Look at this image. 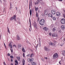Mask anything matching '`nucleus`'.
<instances>
[{"mask_svg": "<svg viewBox=\"0 0 65 65\" xmlns=\"http://www.w3.org/2000/svg\"><path fill=\"white\" fill-rule=\"evenodd\" d=\"M45 22L44 20L43 19H42L40 20L39 22L41 26H43V25H44Z\"/></svg>", "mask_w": 65, "mask_h": 65, "instance_id": "f257e3e1", "label": "nucleus"}, {"mask_svg": "<svg viewBox=\"0 0 65 65\" xmlns=\"http://www.w3.org/2000/svg\"><path fill=\"white\" fill-rule=\"evenodd\" d=\"M58 57H59L58 56V54L57 53H54L53 56V59H55L56 60L57 58H58Z\"/></svg>", "mask_w": 65, "mask_h": 65, "instance_id": "f03ea898", "label": "nucleus"}, {"mask_svg": "<svg viewBox=\"0 0 65 65\" xmlns=\"http://www.w3.org/2000/svg\"><path fill=\"white\" fill-rule=\"evenodd\" d=\"M54 43H53L52 42H49V44L50 45H52V46H55V44H56L57 43V42L56 41H54Z\"/></svg>", "mask_w": 65, "mask_h": 65, "instance_id": "7ed1b4c3", "label": "nucleus"}, {"mask_svg": "<svg viewBox=\"0 0 65 65\" xmlns=\"http://www.w3.org/2000/svg\"><path fill=\"white\" fill-rule=\"evenodd\" d=\"M11 21H12L14 20L15 21H17V18H16V15H14L13 17H12L10 19Z\"/></svg>", "mask_w": 65, "mask_h": 65, "instance_id": "20e7f679", "label": "nucleus"}, {"mask_svg": "<svg viewBox=\"0 0 65 65\" xmlns=\"http://www.w3.org/2000/svg\"><path fill=\"white\" fill-rule=\"evenodd\" d=\"M61 24H65V20L64 19L62 18L61 20Z\"/></svg>", "mask_w": 65, "mask_h": 65, "instance_id": "39448f33", "label": "nucleus"}, {"mask_svg": "<svg viewBox=\"0 0 65 65\" xmlns=\"http://www.w3.org/2000/svg\"><path fill=\"white\" fill-rule=\"evenodd\" d=\"M56 11L55 10H52L51 11V12L52 14H56Z\"/></svg>", "mask_w": 65, "mask_h": 65, "instance_id": "423d86ee", "label": "nucleus"}, {"mask_svg": "<svg viewBox=\"0 0 65 65\" xmlns=\"http://www.w3.org/2000/svg\"><path fill=\"white\" fill-rule=\"evenodd\" d=\"M34 60V59L33 58H31V59H28L27 60V61L29 62L30 63H31L32 61H33Z\"/></svg>", "mask_w": 65, "mask_h": 65, "instance_id": "0eeeda50", "label": "nucleus"}, {"mask_svg": "<svg viewBox=\"0 0 65 65\" xmlns=\"http://www.w3.org/2000/svg\"><path fill=\"white\" fill-rule=\"evenodd\" d=\"M27 56H28V57H30V58H32L34 56V54L33 53H31V55L29 54Z\"/></svg>", "mask_w": 65, "mask_h": 65, "instance_id": "6e6552de", "label": "nucleus"}, {"mask_svg": "<svg viewBox=\"0 0 65 65\" xmlns=\"http://www.w3.org/2000/svg\"><path fill=\"white\" fill-rule=\"evenodd\" d=\"M53 37H57L58 36V34H52Z\"/></svg>", "mask_w": 65, "mask_h": 65, "instance_id": "1a4fd4ad", "label": "nucleus"}, {"mask_svg": "<svg viewBox=\"0 0 65 65\" xmlns=\"http://www.w3.org/2000/svg\"><path fill=\"white\" fill-rule=\"evenodd\" d=\"M56 15L57 16H59L61 14L59 12H57L56 13Z\"/></svg>", "mask_w": 65, "mask_h": 65, "instance_id": "9d476101", "label": "nucleus"}, {"mask_svg": "<svg viewBox=\"0 0 65 65\" xmlns=\"http://www.w3.org/2000/svg\"><path fill=\"white\" fill-rule=\"evenodd\" d=\"M61 28L62 30H64L65 29V26L64 25H62L61 26Z\"/></svg>", "mask_w": 65, "mask_h": 65, "instance_id": "9b49d317", "label": "nucleus"}, {"mask_svg": "<svg viewBox=\"0 0 65 65\" xmlns=\"http://www.w3.org/2000/svg\"><path fill=\"white\" fill-rule=\"evenodd\" d=\"M31 63L32 65H36V63L33 61Z\"/></svg>", "mask_w": 65, "mask_h": 65, "instance_id": "f8f14e48", "label": "nucleus"}, {"mask_svg": "<svg viewBox=\"0 0 65 65\" xmlns=\"http://www.w3.org/2000/svg\"><path fill=\"white\" fill-rule=\"evenodd\" d=\"M43 29L45 30V31H47V30L48 29V28H47L46 27H44L43 28Z\"/></svg>", "mask_w": 65, "mask_h": 65, "instance_id": "ddd939ff", "label": "nucleus"}, {"mask_svg": "<svg viewBox=\"0 0 65 65\" xmlns=\"http://www.w3.org/2000/svg\"><path fill=\"white\" fill-rule=\"evenodd\" d=\"M34 27L36 29H37V25L36 24H35L34 25Z\"/></svg>", "mask_w": 65, "mask_h": 65, "instance_id": "4468645a", "label": "nucleus"}, {"mask_svg": "<svg viewBox=\"0 0 65 65\" xmlns=\"http://www.w3.org/2000/svg\"><path fill=\"white\" fill-rule=\"evenodd\" d=\"M48 17H50L51 18H53V16H52V14H49L48 15Z\"/></svg>", "mask_w": 65, "mask_h": 65, "instance_id": "2eb2a0df", "label": "nucleus"}, {"mask_svg": "<svg viewBox=\"0 0 65 65\" xmlns=\"http://www.w3.org/2000/svg\"><path fill=\"white\" fill-rule=\"evenodd\" d=\"M15 62L16 63H15V65H18V61H17V60H16L15 61Z\"/></svg>", "mask_w": 65, "mask_h": 65, "instance_id": "dca6fc26", "label": "nucleus"}, {"mask_svg": "<svg viewBox=\"0 0 65 65\" xmlns=\"http://www.w3.org/2000/svg\"><path fill=\"white\" fill-rule=\"evenodd\" d=\"M32 10L31 9H30L29 11V13L30 15V16L31 17V15H32Z\"/></svg>", "mask_w": 65, "mask_h": 65, "instance_id": "f3484780", "label": "nucleus"}, {"mask_svg": "<svg viewBox=\"0 0 65 65\" xmlns=\"http://www.w3.org/2000/svg\"><path fill=\"white\" fill-rule=\"evenodd\" d=\"M44 50L46 51H47V50H48V48L46 47L45 46L44 48Z\"/></svg>", "mask_w": 65, "mask_h": 65, "instance_id": "a211bd4d", "label": "nucleus"}, {"mask_svg": "<svg viewBox=\"0 0 65 65\" xmlns=\"http://www.w3.org/2000/svg\"><path fill=\"white\" fill-rule=\"evenodd\" d=\"M62 52H63V53H62V55L63 56H64V55H65V51H62Z\"/></svg>", "mask_w": 65, "mask_h": 65, "instance_id": "6ab92c4d", "label": "nucleus"}, {"mask_svg": "<svg viewBox=\"0 0 65 65\" xmlns=\"http://www.w3.org/2000/svg\"><path fill=\"white\" fill-rule=\"evenodd\" d=\"M22 51L24 52L25 53V49H24V47H23L22 48Z\"/></svg>", "mask_w": 65, "mask_h": 65, "instance_id": "aec40b11", "label": "nucleus"}, {"mask_svg": "<svg viewBox=\"0 0 65 65\" xmlns=\"http://www.w3.org/2000/svg\"><path fill=\"white\" fill-rule=\"evenodd\" d=\"M25 60L24 59H23V65H24L25 64Z\"/></svg>", "mask_w": 65, "mask_h": 65, "instance_id": "412c9836", "label": "nucleus"}, {"mask_svg": "<svg viewBox=\"0 0 65 65\" xmlns=\"http://www.w3.org/2000/svg\"><path fill=\"white\" fill-rule=\"evenodd\" d=\"M39 46H41V44H40V39L39 38Z\"/></svg>", "mask_w": 65, "mask_h": 65, "instance_id": "4be33fe9", "label": "nucleus"}, {"mask_svg": "<svg viewBox=\"0 0 65 65\" xmlns=\"http://www.w3.org/2000/svg\"><path fill=\"white\" fill-rule=\"evenodd\" d=\"M17 58L18 61L20 60V56L17 57Z\"/></svg>", "mask_w": 65, "mask_h": 65, "instance_id": "5701e85b", "label": "nucleus"}, {"mask_svg": "<svg viewBox=\"0 0 65 65\" xmlns=\"http://www.w3.org/2000/svg\"><path fill=\"white\" fill-rule=\"evenodd\" d=\"M17 39H18V40H20V37H19V35H18L17 36Z\"/></svg>", "mask_w": 65, "mask_h": 65, "instance_id": "b1692460", "label": "nucleus"}, {"mask_svg": "<svg viewBox=\"0 0 65 65\" xmlns=\"http://www.w3.org/2000/svg\"><path fill=\"white\" fill-rule=\"evenodd\" d=\"M21 45H18V48H20V49H21Z\"/></svg>", "mask_w": 65, "mask_h": 65, "instance_id": "393cba45", "label": "nucleus"}, {"mask_svg": "<svg viewBox=\"0 0 65 65\" xmlns=\"http://www.w3.org/2000/svg\"><path fill=\"white\" fill-rule=\"evenodd\" d=\"M36 16L37 18H38V13L37 12H36Z\"/></svg>", "mask_w": 65, "mask_h": 65, "instance_id": "a878e982", "label": "nucleus"}, {"mask_svg": "<svg viewBox=\"0 0 65 65\" xmlns=\"http://www.w3.org/2000/svg\"><path fill=\"white\" fill-rule=\"evenodd\" d=\"M9 46H10V48H11L12 47V45L10 43L9 45Z\"/></svg>", "mask_w": 65, "mask_h": 65, "instance_id": "bb28decb", "label": "nucleus"}, {"mask_svg": "<svg viewBox=\"0 0 65 65\" xmlns=\"http://www.w3.org/2000/svg\"><path fill=\"white\" fill-rule=\"evenodd\" d=\"M38 10V8L37 7L35 8V10L36 11H37Z\"/></svg>", "mask_w": 65, "mask_h": 65, "instance_id": "cd10ccee", "label": "nucleus"}, {"mask_svg": "<svg viewBox=\"0 0 65 65\" xmlns=\"http://www.w3.org/2000/svg\"><path fill=\"white\" fill-rule=\"evenodd\" d=\"M44 13H45V14L46 15H47V12L45 11Z\"/></svg>", "mask_w": 65, "mask_h": 65, "instance_id": "c85d7f7f", "label": "nucleus"}, {"mask_svg": "<svg viewBox=\"0 0 65 65\" xmlns=\"http://www.w3.org/2000/svg\"><path fill=\"white\" fill-rule=\"evenodd\" d=\"M53 20L54 21H55V20H56V18L55 17H53Z\"/></svg>", "mask_w": 65, "mask_h": 65, "instance_id": "c756f323", "label": "nucleus"}, {"mask_svg": "<svg viewBox=\"0 0 65 65\" xmlns=\"http://www.w3.org/2000/svg\"><path fill=\"white\" fill-rule=\"evenodd\" d=\"M35 5H37V4H38V2H37L36 3H35Z\"/></svg>", "mask_w": 65, "mask_h": 65, "instance_id": "7c9ffc66", "label": "nucleus"}, {"mask_svg": "<svg viewBox=\"0 0 65 65\" xmlns=\"http://www.w3.org/2000/svg\"><path fill=\"white\" fill-rule=\"evenodd\" d=\"M10 58H11V59H12V58H13V57L12 56H10Z\"/></svg>", "mask_w": 65, "mask_h": 65, "instance_id": "2f4dec72", "label": "nucleus"}, {"mask_svg": "<svg viewBox=\"0 0 65 65\" xmlns=\"http://www.w3.org/2000/svg\"><path fill=\"white\" fill-rule=\"evenodd\" d=\"M30 8H31V7H30V3H29V9H30Z\"/></svg>", "mask_w": 65, "mask_h": 65, "instance_id": "473e14b6", "label": "nucleus"}, {"mask_svg": "<svg viewBox=\"0 0 65 65\" xmlns=\"http://www.w3.org/2000/svg\"><path fill=\"white\" fill-rule=\"evenodd\" d=\"M11 51V52H13V50L12 49V48H11L10 49Z\"/></svg>", "mask_w": 65, "mask_h": 65, "instance_id": "72a5a7b5", "label": "nucleus"}, {"mask_svg": "<svg viewBox=\"0 0 65 65\" xmlns=\"http://www.w3.org/2000/svg\"><path fill=\"white\" fill-rule=\"evenodd\" d=\"M7 55H8V56H10V54H9V53H8Z\"/></svg>", "mask_w": 65, "mask_h": 65, "instance_id": "f704fd0d", "label": "nucleus"}, {"mask_svg": "<svg viewBox=\"0 0 65 65\" xmlns=\"http://www.w3.org/2000/svg\"><path fill=\"white\" fill-rule=\"evenodd\" d=\"M49 35H50V36H51V35H52V33H51V32L49 33Z\"/></svg>", "mask_w": 65, "mask_h": 65, "instance_id": "c9c22d12", "label": "nucleus"}, {"mask_svg": "<svg viewBox=\"0 0 65 65\" xmlns=\"http://www.w3.org/2000/svg\"><path fill=\"white\" fill-rule=\"evenodd\" d=\"M55 28H53V32H54L55 31Z\"/></svg>", "mask_w": 65, "mask_h": 65, "instance_id": "e433bc0d", "label": "nucleus"}, {"mask_svg": "<svg viewBox=\"0 0 65 65\" xmlns=\"http://www.w3.org/2000/svg\"><path fill=\"white\" fill-rule=\"evenodd\" d=\"M23 57H25V54H24V53H23Z\"/></svg>", "mask_w": 65, "mask_h": 65, "instance_id": "4c0bfd02", "label": "nucleus"}, {"mask_svg": "<svg viewBox=\"0 0 65 65\" xmlns=\"http://www.w3.org/2000/svg\"><path fill=\"white\" fill-rule=\"evenodd\" d=\"M3 63L4 65H6V63L5 62H4Z\"/></svg>", "mask_w": 65, "mask_h": 65, "instance_id": "58836bf2", "label": "nucleus"}, {"mask_svg": "<svg viewBox=\"0 0 65 65\" xmlns=\"http://www.w3.org/2000/svg\"><path fill=\"white\" fill-rule=\"evenodd\" d=\"M4 46L5 47V48H6V45H5V43H4Z\"/></svg>", "mask_w": 65, "mask_h": 65, "instance_id": "ea45409f", "label": "nucleus"}, {"mask_svg": "<svg viewBox=\"0 0 65 65\" xmlns=\"http://www.w3.org/2000/svg\"><path fill=\"white\" fill-rule=\"evenodd\" d=\"M12 46H15V47H16V45H13Z\"/></svg>", "mask_w": 65, "mask_h": 65, "instance_id": "a19ab883", "label": "nucleus"}, {"mask_svg": "<svg viewBox=\"0 0 65 65\" xmlns=\"http://www.w3.org/2000/svg\"><path fill=\"white\" fill-rule=\"evenodd\" d=\"M63 17L64 18H65V14H63Z\"/></svg>", "mask_w": 65, "mask_h": 65, "instance_id": "79ce46f5", "label": "nucleus"}, {"mask_svg": "<svg viewBox=\"0 0 65 65\" xmlns=\"http://www.w3.org/2000/svg\"><path fill=\"white\" fill-rule=\"evenodd\" d=\"M59 1H60V2H61V1H63L62 0H58Z\"/></svg>", "mask_w": 65, "mask_h": 65, "instance_id": "37998d69", "label": "nucleus"}, {"mask_svg": "<svg viewBox=\"0 0 65 65\" xmlns=\"http://www.w3.org/2000/svg\"><path fill=\"white\" fill-rule=\"evenodd\" d=\"M17 20H18V21H20V18H17Z\"/></svg>", "mask_w": 65, "mask_h": 65, "instance_id": "c03bdc74", "label": "nucleus"}, {"mask_svg": "<svg viewBox=\"0 0 65 65\" xmlns=\"http://www.w3.org/2000/svg\"><path fill=\"white\" fill-rule=\"evenodd\" d=\"M61 61H60L59 62V64H61Z\"/></svg>", "mask_w": 65, "mask_h": 65, "instance_id": "a18cd8bd", "label": "nucleus"}, {"mask_svg": "<svg viewBox=\"0 0 65 65\" xmlns=\"http://www.w3.org/2000/svg\"><path fill=\"white\" fill-rule=\"evenodd\" d=\"M45 59L46 60H47V57H45Z\"/></svg>", "mask_w": 65, "mask_h": 65, "instance_id": "49530a36", "label": "nucleus"}, {"mask_svg": "<svg viewBox=\"0 0 65 65\" xmlns=\"http://www.w3.org/2000/svg\"><path fill=\"white\" fill-rule=\"evenodd\" d=\"M11 62H13V60H12V59H11Z\"/></svg>", "mask_w": 65, "mask_h": 65, "instance_id": "de8ad7c7", "label": "nucleus"}, {"mask_svg": "<svg viewBox=\"0 0 65 65\" xmlns=\"http://www.w3.org/2000/svg\"><path fill=\"white\" fill-rule=\"evenodd\" d=\"M29 22H31V20L30 19H29Z\"/></svg>", "mask_w": 65, "mask_h": 65, "instance_id": "09e8293b", "label": "nucleus"}, {"mask_svg": "<svg viewBox=\"0 0 65 65\" xmlns=\"http://www.w3.org/2000/svg\"><path fill=\"white\" fill-rule=\"evenodd\" d=\"M29 24H30V25H31V22H29Z\"/></svg>", "mask_w": 65, "mask_h": 65, "instance_id": "8fccbe9b", "label": "nucleus"}, {"mask_svg": "<svg viewBox=\"0 0 65 65\" xmlns=\"http://www.w3.org/2000/svg\"><path fill=\"white\" fill-rule=\"evenodd\" d=\"M38 20H39V17H38L37 18Z\"/></svg>", "mask_w": 65, "mask_h": 65, "instance_id": "3c124183", "label": "nucleus"}, {"mask_svg": "<svg viewBox=\"0 0 65 65\" xmlns=\"http://www.w3.org/2000/svg\"><path fill=\"white\" fill-rule=\"evenodd\" d=\"M8 32L9 33V34H10V32H9V31H8Z\"/></svg>", "mask_w": 65, "mask_h": 65, "instance_id": "603ef678", "label": "nucleus"}, {"mask_svg": "<svg viewBox=\"0 0 65 65\" xmlns=\"http://www.w3.org/2000/svg\"><path fill=\"white\" fill-rule=\"evenodd\" d=\"M9 31V28H8V31Z\"/></svg>", "mask_w": 65, "mask_h": 65, "instance_id": "864d4df0", "label": "nucleus"}, {"mask_svg": "<svg viewBox=\"0 0 65 65\" xmlns=\"http://www.w3.org/2000/svg\"><path fill=\"white\" fill-rule=\"evenodd\" d=\"M38 47L37 46H36V48H37Z\"/></svg>", "mask_w": 65, "mask_h": 65, "instance_id": "5fc2aeb1", "label": "nucleus"}, {"mask_svg": "<svg viewBox=\"0 0 65 65\" xmlns=\"http://www.w3.org/2000/svg\"><path fill=\"white\" fill-rule=\"evenodd\" d=\"M11 65H13V63H11Z\"/></svg>", "mask_w": 65, "mask_h": 65, "instance_id": "6e6d98bb", "label": "nucleus"}, {"mask_svg": "<svg viewBox=\"0 0 65 65\" xmlns=\"http://www.w3.org/2000/svg\"><path fill=\"white\" fill-rule=\"evenodd\" d=\"M1 1H0V2H1V3H2V1H1V0H0Z\"/></svg>", "mask_w": 65, "mask_h": 65, "instance_id": "4d7b16f0", "label": "nucleus"}, {"mask_svg": "<svg viewBox=\"0 0 65 65\" xmlns=\"http://www.w3.org/2000/svg\"><path fill=\"white\" fill-rule=\"evenodd\" d=\"M31 27V25H30L29 27Z\"/></svg>", "mask_w": 65, "mask_h": 65, "instance_id": "13d9d810", "label": "nucleus"}, {"mask_svg": "<svg viewBox=\"0 0 65 65\" xmlns=\"http://www.w3.org/2000/svg\"><path fill=\"white\" fill-rule=\"evenodd\" d=\"M39 20L38 19V20H37L38 22H39Z\"/></svg>", "mask_w": 65, "mask_h": 65, "instance_id": "bf43d9fd", "label": "nucleus"}, {"mask_svg": "<svg viewBox=\"0 0 65 65\" xmlns=\"http://www.w3.org/2000/svg\"><path fill=\"white\" fill-rule=\"evenodd\" d=\"M16 9L17 10H18V8H16Z\"/></svg>", "mask_w": 65, "mask_h": 65, "instance_id": "052dcab7", "label": "nucleus"}, {"mask_svg": "<svg viewBox=\"0 0 65 65\" xmlns=\"http://www.w3.org/2000/svg\"><path fill=\"white\" fill-rule=\"evenodd\" d=\"M29 30L30 31H31V29H30V28H29Z\"/></svg>", "mask_w": 65, "mask_h": 65, "instance_id": "680f3d73", "label": "nucleus"}, {"mask_svg": "<svg viewBox=\"0 0 65 65\" xmlns=\"http://www.w3.org/2000/svg\"><path fill=\"white\" fill-rule=\"evenodd\" d=\"M30 27V28L31 29H32V27Z\"/></svg>", "mask_w": 65, "mask_h": 65, "instance_id": "e2e57ef3", "label": "nucleus"}, {"mask_svg": "<svg viewBox=\"0 0 65 65\" xmlns=\"http://www.w3.org/2000/svg\"><path fill=\"white\" fill-rule=\"evenodd\" d=\"M64 41H65V38H64Z\"/></svg>", "mask_w": 65, "mask_h": 65, "instance_id": "0e129e2a", "label": "nucleus"}, {"mask_svg": "<svg viewBox=\"0 0 65 65\" xmlns=\"http://www.w3.org/2000/svg\"><path fill=\"white\" fill-rule=\"evenodd\" d=\"M37 46L38 47V44H37Z\"/></svg>", "mask_w": 65, "mask_h": 65, "instance_id": "69168bd1", "label": "nucleus"}, {"mask_svg": "<svg viewBox=\"0 0 65 65\" xmlns=\"http://www.w3.org/2000/svg\"><path fill=\"white\" fill-rule=\"evenodd\" d=\"M1 36H2L1 35L0 36V37H1Z\"/></svg>", "mask_w": 65, "mask_h": 65, "instance_id": "338daca9", "label": "nucleus"}, {"mask_svg": "<svg viewBox=\"0 0 65 65\" xmlns=\"http://www.w3.org/2000/svg\"><path fill=\"white\" fill-rule=\"evenodd\" d=\"M39 1H41V0H39Z\"/></svg>", "mask_w": 65, "mask_h": 65, "instance_id": "774afa93", "label": "nucleus"}]
</instances>
